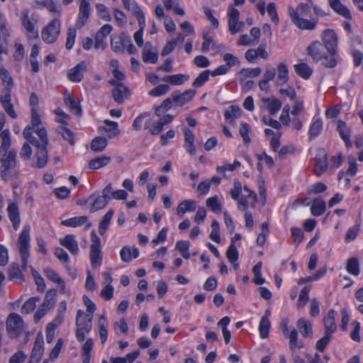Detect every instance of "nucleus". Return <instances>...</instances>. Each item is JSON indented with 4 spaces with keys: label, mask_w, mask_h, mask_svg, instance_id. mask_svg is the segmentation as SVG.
<instances>
[{
    "label": "nucleus",
    "mask_w": 363,
    "mask_h": 363,
    "mask_svg": "<svg viewBox=\"0 0 363 363\" xmlns=\"http://www.w3.org/2000/svg\"><path fill=\"white\" fill-rule=\"evenodd\" d=\"M322 44L324 45L330 53L337 55V36L335 30L325 29L321 34Z\"/></svg>",
    "instance_id": "nucleus-10"
},
{
    "label": "nucleus",
    "mask_w": 363,
    "mask_h": 363,
    "mask_svg": "<svg viewBox=\"0 0 363 363\" xmlns=\"http://www.w3.org/2000/svg\"><path fill=\"white\" fill-rule=\"evenodd\" d=\"M8 216L14 230H18L21 224V217L18 206L15 202H10L7 208Z\"/></svg>",
    "instance_id": "nucleus-16"
},
{
    "label": "nucleus",
    "mask_w": 363,
    "mask_h": 363,
    "mask_svg": "<svg viewBox=\"0 0 363 363\" xmlns=\"http://www.w3.org/2000/svg\"><path fill=\"white\" fill-rule=\"evenodd\" d=\"M92 199H94V200H93V202H92V204H91V206L90 208L91 213H94L97 211L103 209L108 203V202L107 201H106V199H104L103 197H101V196H98L96 197L94 194H91L89 197L88 200Z\"/></svg>",
    "instance_id": "nucleus-33"
},
{
    "label": "nucleus",
    "mask_w": 363,
    "mask_h": 363,
    "mask_svg": "<svg viewBox=\"0 0 363 363\" xmlns=\"http://www.w3.org/2000/svg\"><path fill=\"white\" fill-rule=\"evenodd\" d=\"M335 311L330 309L325 317L323 318L325 333L333 335L337 330V325L335 320Z\"/></svg>",
    "instance_id": "nucleus-19"
},
{
    "label": "nucleus",
    "mask_w": 363,
    "mask_h": 363,
    "mask_svg": "<svg viewBox=\"0 0 363 363\" xmlns=\"http://www.w3.org/2000/svg\"><path fill=\"white\" fill-rule=\"evenodd\" d=\"M174 106V100L172 99V96L164 99L162 103L155 107V113L157 116L160 117L167 111L170 110Z\"/></svg>",
    "instance_id": "nucleus-36"
},
{
    "label": "nucleus",
    "mask_w": 363,
    "mask_h": 363,
    "mask_svg": "<svg viewBox=\"0 0 363 363\" xmlns=\"http://www.w3.org/2000/svg\"><path fill=\"white\" fill-rule=\"evenodd\" d=\"M88 221V217L86 216L73 217L61 221V225L67 227L75 228L82 225Z\"/></svg>",
    "instance_id": "nucleus-35"
},
{
    "label": "nucleus",
    "mask_w": 363,
    "mask_h": 363,
    "mask_svg": "<svg viewBox=\"0 0 363 363\" xmlns=\"http://www.w3.org/2000/svg\"><path fill=\"white\" fill-rule=\"evenodd\" d=\"M196 209V202L194 200H184L177 208L178 215H183L187 211H194Z\"/></svg>",
    "instance_id": "nucleus-34"
},
{
    "label": "nucleus",
    "mask_w": 363,
    "mask_h": 363,
    "mask_svg": "<svg viewBox=\"0 0 363 363\" xmlns=\"http://www.w3.org/2000/svg\"><path fill=\"white\" fill-rule=\"evenodd\" d=\"M9 276L13 280L16 281H23L25 280L24 275L21 272L18 264L13 263L10 265Z\"/></svg>",
    "instance_id": "nucleus-48"
},
{
    "label": "nucleus",
    "mask_w": 363,
    "mask_h": 363,
    "mask_svg": "<svg viewBox=\"0 0 363 363\" xmlns=\"http://www.w3.org/2000/svg\"><path fill=\"white\" fill-rule=\"evenodd\" d=\"M151 47L150 43H147L142 52V58L145 62L155 64L158 60L157 52H152L149 48Z\"/></svg>",
    "instance_id": "nucleus-30"
},
{
    "label": "nucleus",
    "mask_w": 363,
    "mask_h": 363,
    "mask_svg": "<svg viewBox=\"0 0 363 363\" xmlns=\"http://www.w3.org/2000/svg\"><path fill=\"white\" fill-rule=\"evenodd\" d=\"M60 243L66 247L71 254L74 255L78 254L79 246L74 235H67L64 238L60 240Z\"/></svg>",
    "instance_id": "nucleus-21"
},
{
    "label": "nucleus",
    "mask_w": 363,
    "mask_h": 363,
    "mask_svg": "<svg viewBox=\"0 0 363 363\" xmlns=\"http://www.w3.org/2000/svg\"><path fill=\"white\" fill-rule=\"evenodd\" d=\"M111 160V158L108 156L99 157L92 159L89 162L90 169H98L106 166Z\"/></svg>",
    "instance_id": "nucleus-39"
},
{
    "label": "nucleus",
    "mask_w": 363,
    "mask_h": 363,
    "mask_svg": "<svg viewBox=\"0 0 363 363\" xmlns=\"http://www.w3.org/2000/svg\"><path fill=\"white\" fill-rule=\"evenodd\" d=\"M264 104H267V109L271 115L275 114L281 107V102L280 100L273 98L262 99Z\"/></svg>",
    "instance_id": "nucleus-50"
},
{
    "label": "nucleus",
    "mask_w": 363,
    "mask_h": 363,
    "mask_svg": "<svg viewBox=\"0 0 363 363\" xmlns=\"http://www.w3.org/2000/svg\"><path fill=\"white\" fill-rule=\"evenodd\" d=\"M91 244L90 245V261L93 267H97L102 263V255L101 251V239L94 230L91 233Z\"/></svg>",
    "instance_id": "nucleus-7"
},
{
    "label": "nucleus",
    "mask_w": 363,
    "mask_h": 363,
    "mask_svg": "<svg viewBox=\"0 0 363 363\" xmlns=\"http://www.w3.org/2000/svg\"><path fill=\"white\" fill-rule=\"evenodd\" d=\"M12 88H4L0 95V103L7 115L13 119H16L18 115L11 103Z\"/></svg>",
    "instance_id": "nucleus-9"
},
{
    "label": "nucleus",
    "mask_w": 363,
    "mask_h": 363,
    "mask_svg": "<svg viewBox=\"0 0 363 363\" xmlns=\"http://www.w3.org/2000/svg\"><path fill=\"white\" fill-rule=\"evenodd\" d=\"M331 338L332 335L324 333L323 337L317 341L315 344V349L318 352H323L330 342Z\"/></svg>",
    "instance_id": "nucleus-64"
},
{
    "label": "nucleus",
    "mask_w": 363,
    "mask_h": 363,
    "mask_svg": "<svg viewBox=\"0 0 363 363\" xmlns=\"http://www.w3.org/2000/svg\"><path fill=\"white\" fill-rule=\"evenodd\" d=\"M331 9L346 19H352V14L349 9L343 5L340 0H328Z\"/></svg>",
    "instance_id": "nucleus-23"
},
{
    "label": "nucleus",
    "mask_w": 363,
    "mask_h": 363,
    "mask_svg": "<svg viewBox=\"0 0 363 363\" xmlns=\"http://www.w3.org/2000/svg\"><path fill=\"white\" fill-rule=\"evenodd\" d=\"M210 70L206 69L199 74L192 83V86L196 88L202 86L209 79Z\"/></svg>",
    "instance_id": "nucleus-60"
},
{
    "label": "nucleus",
    "mask_w": 363,
    "mask_h": 363,
    "mask_svg": "<svg viewBox=\"0 0 363 363\" xmlns=\"http://www.w3.org/2000/svg\"><path fill=\"white\" fill-rule=\"evenodd\" d=\"M126 43H130V38L123 33L122 37L114 38L111 40V49L116 52H123Z\"/></svg>",
    "instance_id": "nucleus-26"
},
{
    "label": "nucleus",
    "mask_w": 363,
    "mask_h": 363,
    "mask_svg": "<svg viewBox=\"0 0 363 363\" xmlns=\"http://www.w3.org/2000/svg\"><path fill=\"white\" fill-rule=\"evenodd\" d=\"M169 90V86L167 84H160L151 89L149 94L154 97H158L166 94Z\"/></svg>",
    "instance_id": "nucleus-63"
},
{
    "label": "nucleus",
    "mask_w": 363,
    "mask_h": 363,
    "mask_svg": "<svg viewBox=\"0 0 363 363\" xmlns=\"http://www.w3.org/2000/svg\"><path fill=\"white\" fill-rule=\"evenodd\" d=\"M270 327L271 324L269 318L267 316H263L259 325V334L262 338H266L268 337Z\"/></svg>",
    "instance_id": "nucleus-54"
},
{
    "label": "nucleus",
    "mask_w": 363,
    "mask_h": 363,
    "mask_svg": "<svg viewBox=\"0 0 363 363\" xmlns=\"http://www.w3.org/2000/svg\"><path fill=\"white\" fill-rule=\"evenodd\" d=\"M90 4L86 0H82L79 5L78 19L76 23L77 28H82L88 21L90 16Z\"/></svg>",
    "instance_id": "nucleus-14"
},
{
    "label": "nucleus",
    "mask_w": 363,
    "mask_h": 363,
    "mask_svg": "<svg viewBox=\"0 0 363 363\" xmlns=\"http://www.w3.org/2000/svg\"><path fill=\"white\" fill-rule=\"evenodd\" d=\"M307 54L314 62H320L327 68H333L337 64L336 56L330 53L318 40L313 41L306 48Z\"/></svg>",
    "instance_id": "nucleus-3"
},
{
    "label": "nucleus",
    "mask_w": 363,
    "mask_h": 363,
    "mask_svg": "<svg viewBox=\"0 0 363 363\" xmlns=\"http://www.w3.org/2000/svg\"><path fill=\"white\" fill-rule=\"evenodd\" d=\"M129 89L124 84H119L112 90V96L114 101L121 104L124 101V98L129 95Z\"/></svg>",
    "instance_id": "nucleus-24"
},
{
    "label": "nucleus",
    "mask_w": 363,
    "mask_h": 363,
    "mask_svg": "<svg viewBox=\"0 0 363 363\" xmlns=\"http://www.w3.org/2000/svg\"><path fill=\"white\" fill-rule=\"evenodd\" d=\"M132 14L137 18L140 29L138 30H141L143 33L144 29L145 28V15L141 10V9L138 6V4H135L133 6Z\"/></svg>",
    "instance_id": "nucleus-44"
},
{
    "label": "nucleus",
    "mask_w": 363,
    "mask_h": 363,
    "mask_svg": "<svg viewBox=\"0 0 363 363\" xmlns=\"http://www.w3.org/2000/svg\"><path fill=\"white\" fill-rule=\"evenodd\" d=\"M294 69L296 74L304 79H308L313 72L312 69L304 62L294 65Z\"/></svg>",
    "instance_id": "nucleus-42"
},
{
    "label": "nucleus",
    "mask_w": 363,
    "mask_h": 363,
    "mask_svg": "<svg viewBox=\"0 0 363 363\" xmlns=\"http://www.w3.org/2000/svg\"><path fill=\"white\" fill-rule=\"evenodd\" d=\"M106 317L104 315H101L99 319V337L101 341V343L104 344L108 337V330L106 327Z\"/></svg>",
    "instance_id": "nucleus-59"
},
{
    "label": "nucleus",
    "mask_w": 363,
    "mask_h": 363,
    "mask_svg": "<svg viewBox=\"0 0 363 363\" xmlns=\"http://www.w3.org/2000/svg\"><path fill=\"white\" fill-rule=\"evenodd\" d=\"M114 211L113 209H110L103 217L102 220L99 223V232L101 235H104L108 228L110 222L113 216Z\"/></svg>",
    "instance_id": "nucleus-43"
},
{
    "label": "nucleus",
    "mask_w": 363,
    "mask_h": 363,
    "mask_svg": "<svg viewBox=\"0 0 363 363\" xmlns=\"http://www.w3.org/2000/svg\"><path fill=\"white\" fill-rule=\"evenodd\" d=\"M104 123L106 125V127L99 126L98 128L100 133H106L109 138H114L120 134L117 122L105 120Z\"/></svg>",
    "instance_id": "nucleus-18"
},
{
    "label": "nucleus",
    "mask_w": 363,
    "mask_h": 363,
    "mask_svg": "<svg viewBox=\"0 0 363 363\" xmlns=\"http://www.w3.org/2000/svg\"><path fill=\"white\" fill-rule=\"evenodd\" d=\"M30 242V226L26 225L23 228L19 238V252L21 257L22 264L21 267L23 270H26L28 259L29 257V245Z\"/></svg>",
    "instance_id": "nucleus-6"
},
{
    "label": "nucleus",
    "mask_w": 363,
    "mask_h": 363,
    "mask_svg": "<svg viewBox=\"0 0 363 363\" xmlns=\"http://www.w3.org/2000/svg\"><path fill=\"white\" fill-rule=\"evenodd\" d=\"M48 145H42V147L37 150L36 157H37V167L43 168L48 163V152L47 150Z\"/></svg>",
    "instance_id": "nucleus-32"
},
{
    "label": "nucleus",
    "mask_w": 363,
    "mask_h": 363,
    "mask_svg": "<svg viewBox=\"0 0 363 363\" xmlns=\"http://www.w3.org/2000/svg\"><path fill=\"white\" fill-rule=\"evenodd\" d=\"M311 290V286H304L300 292L299 297L297 301V306L303 308L306 306L309 300L308 294Z\"/></svg>",
    "instance_id": "nucleus-58"
},
{
    "label": "nucleus",
    "mask_w": 363,
    "mask_h": 363,
    "mask_svg": "<svg viewBox=\"0 0 363 363\" xmlns=\"http://www.w3.org/2000/svg\"><path fill=\"white\" fill-rule=\"evenodd\" d=\"M164 7L167 10L173 9L174 12L179 16H183L185 12L182 8L179 6V3L176 0H162Z\"/></svg>",
    "instance_id": "nucleus-53"
},
{
    "label": "nucleus",
    "mask_w": 363,
    "mask_h": 363,
    "mask_svg": "<svg viewBox=\"0 0 363 363\" xmlns=\"http://www.w3.org/2000/svg\"><path fill=\"white\" fill-rule=\"evenodd\" d=\"M94 346V340L91 338H88L82 347V362L90 363L91 361V352Z\"/></svg>",
    "instance_id": "nucleus-40"
},
{
    "label": "nucleus",
    "mask_w": 363,
    "mask_h": 363,
    "mask_svg": "<svg viewBox=\"0 0 363 363\" xmlns=\"http://www.w3.org/2000/svg\"><path fill=\"white\" fill-rule=\"evenodd\" d=\"M60 33V23L58 19L52 20L42 30L41 35L43 41L48 44L54 43Z\"/></svg>",
    "instance_id": "nucleus-8"
},
{
    "label": "nucleus",
    "mask_w": 363,
    "mask_h": 363,
    "mask_svg": "<svg viewBox=\"0 0 363 363\" xmlns=\"http://www.w3.org/2000/svg\"><path fill=\"white\" fill-rule=\"evenodd\" d=\"M44 352V340L43 336L41 333H38L34 345L32 350L31 355L30 357V362H38Z\"/></svg>",
    "instance_id": "nucleus-13"
},
{
    "label": "nucleus",
    "mask_w": 363,
    "mask_h": 363,
    "mask_svg": "<svg viewBox=\"0 0 363 363\" xmlns=\"http://www.w3.org/2000/svg\"><path fill=\"white\" fill-rule=\"evenodd\" d=\"M346 270L354 276H358L360 274V267L357 258L352 257L347 260Z\"/></svg>",
    "instance_id": "nucleus-47"
},
{
    "label": "nucleus",
    "mask_w": 363,
    "mask_h": 363,
    "mask_svg": "<svg viewBox=\"0 0 363 363\" xmlns=\"http://www.w3.org/2000/svg\"><path fill=\"white\" fill-rule=\"evenodd\" d=\"M206 206L216 213H219L222 211V205L218 201V196H212L206 200Z\"/></svg>",
    "instance_id": "nucleus-55"
},
{
    "label": "nucleus",
    "mask_w": 363,
    "mask_h": 363,
    "mask_svg": "<svg viewBox=\"0 0 363 363\" xmlns=\"http://www.w3.org/2000/svg\"><path fill=\"white\" fill-rule=\"evenodd\" d=\"M325 211V202L320 198L315 199L311 207L312 215L319 216L322 215Z\"/></svg>",
    "instance_id": "nucleus-38"
},
{
    "label": "nucleus",
    "mask_w": 363,
    "mask_h": 363,
    "mask_svg": "<svg viewBox=\"0 0 363 363\" xmlns=\"http://www.w3.org/2000/svg\"><path fill=\"white\" fill-rule=\"evenodd\" d=\"M250 130V127L247 123H242L240 124L239 133L242 138L243 142L245 145H248L251 142V139L249 136Z\"/></svg>",
    "instance_id": "nucleus-62"
},
{
    "label": "nucleus",
    "mask_w": 363,
    "mask_h": 363,
    "mask_svg": "<svg viewBox=\"0 0 363 363\" xmlns=\"http://www.w3.org/2000/svg\"><path fill=\"white\" fill-rule=\"evenodd\" d=\"M57 132L60 134L65 140H67L70 145H74V133L69 128L60 125L57 128Z\"/></svg>",
    "instance_id": "nucleus-51"
},
{
    "label": "nucleus",
    "mask_w": 363,
    "mask_h": 363,
    "mask_svg": "<svg viewBox=\"0 0 363 363\" xmlns=\"http://www.w3.org/2000/svg\"><path fill=\"white\" fill-rule=\"evenodd\" d=\"M296 326L303 337H308L312 336L313 329L309 320L300 318L297 321Z\"/></svg>",
    "instance_id": "nucleus-27"
},
{
    "label": "nucleus",
    "mask_w": 363,
    "mask_h": 363,
    "mask_svg": "<svg viewBox=\"0 0 363 363\" xmlns=\"http://www.w3.org/2000/svg\"><path fill=\"white\" fill-rule=\"evenodd\" d=\"M87 70V65L86 62L82 61L74 67L69 69L67 77L72 82H79L84 77V73Z\"/></svg>",
    "instance_id": "nucleus-15"
},
{
    "label": "nucleus",
    "mask_w": 363,
    "mask_h": 363,
    "mask_svg": "<svg viewBox=\"0 0 363 363\" xmlns=\"http://www.w3.org/2000/svg\"><path fill=\"white\" fill-rule=\"evenodd\" d=\"M1 78L4 84V88H13V81L7 69L4 67L1 69Z\"/></svg>",
    "instance_id": "nucleus-61"
},
{
    "label": "nucleus",
    "mask_w": 363,
    "mask_h": 363,
    "mask_svg": "<svg viewBox=\"0 0 363 363\" xmlns=\"http://www.w3.org/2000/svg\"><path fill=\"white\" fill-rule=\"evenodd\" d=\"M262 72L259 67L256 68H242L238 73L241 77V81H244L247 77H255L259 76Z\"/></svg>",
    "instance_id": "nucleus-52"
},
{
    "label": "nucleus",
    "mask_w": 363,
    "mask_h": 363,
    "mask_svg": "<svg viewBox=\"0 0 363 363\" xmlns=\"http://www.w3.org/2000/svg\"><path fill=\"white\" fill-rule=\"evenodd\" d=\"M278 84H284L289 80V69L284 62H279L277 65Z\"/></svg>",
    "instance_id": "nucleus-41"
},
{
    "label": "nucleus",
    "mask_w": 363,
    "mask_h": 363,
    "mask_svg": "<svg viewBox=\"0 0 363 363\" xmlns=\"http://www.w3.org/2000/svg\"><path fill=\"white\" fill-rule=\"evenodd\" d=\"M9 33L4 23L0 22V55L7 53L8 38Z\"/></svg>",
    "instance_id": "nucleus-28"
},
{
    "label": "nucleus",
    "mask_w": 363,
    "mask_h": 363,
    "mask_svg": "<svg viewBox=\"0 0 363 363\" xmlns=\"http://www.w3.org/2000/svg\"><path fill=\"white\" fill-rule=\"evenodd\" d=\"M6 332L10 338H17L24 332V323L20 315L12 313L6 319Z\"/></svg>",
    "instance_id": "nucleus-5"
},
{
    "label": "nucleus",
    "mask_w": 363,
    "mask_h": 363,
    "mask_svg": "<svg viewBox=\"0 0 363 363\" xmlns=\"http://www.w3.org/2000/svg\"><path fill=\"white\" fill-rule=\"evenodd\" d=\"M174 116L171 114H166L155 123L152 128H150V133L152 135H159L163 130L164 125L169 124L174 120Z\"/></svg>",
    "instance_id": "nucleus-20"
},
{
    "label": "nucleus",
    "mask_w": 363,
    "mask_h": 363,
    "mask_svg": "<svg viewBox=\"0 0 363 363\" xmlns=\"http://www.w3.org/2000/svg\"><path fill=\"white\" fill-rule=\"evenodd\" d=\"M1 143L0 146V175L5 182L9 176L18 178V172L16 170L17 166V152L11 148V135L8 129L0 133Z\"/></svg>",
    "instance_id": "nucleus-1"
},
{
    "label": "nucleus",
    "mask_w": 363,
    "mask_h": 363,
    "mask_svg": "<svg viewBox=\"0 0 363 363\" xmlns=\"http://www.w3.org/2000/svg\"><path fill=\"white\" fill-rule=\"evenodd\" d=\"M328 165L327 154L323 148H319L315 156L314 173L318 177L321 176L326 172Z\"/></svg>",
    "instance_id": "nucleus-12"
},
{
    "label": "nucleus",
    "mask_w": 363,
    "mask_h": 363,
    "mask_svg": "<svg viewBox=\"0 0 363 363\" xmlns=\"http://www.w3.org/2000/svg\"><path fill=\"white\" fill-rule=\"evenodd\" d=\"M337 123V130L338 131L342 140L350 138L351 130L347 125L346 123L341 120H338Z\"/></svg>",
    "instance_id": "nucleus-57"
},
{
    "label": "nucleus",
    "mask_w": 363,
    "mask_h": 363,
    "mask_svg": "<svg viewBox=\"0 0 363 363\" xmlns=\"http://www.w3.org/2000/svg\"><path fill=\"white\" fill-rule=\"evenodd\" d=\"M120 256L123 262H130L133 258L135 259L139 256V250L138 248H133L131 251L130 247L125 246L121 249Z\"/></svg>",
    "instance_id": "nucleus-29"
},
{
    "label": "nucleus",
    "mask_w": 363,
    "mask_h": 363,
    "mask_svg": "<svg viewBox=\"0 0 363 363\" xmlns=\"http://www.w3.org/2000/svg\"><path fill=\"white\" fill-rule=\"evenodd\" d=\"M313 6V1L307 0L306 3L299 4L296 9L292 7H289V16L293 23L298 28L306 30H313L315 28L318 21V18L308 20L301 17V16H307Z\"/></svg>",
    "instance_id": "nucleus-2"
},
{
    "label": "nucleus",
    "mask_w": 363,
    "mask_h": 363,
    "mask_svg": "<svg viewBox=\"0 0 363 363\" xmlns=\"http://www.w3.org/2000/svg\"><path fill=\"white\" fill-rule=\"evenodd\" d=\"M40 298L39 296L31 297L27 300L21 308V313L23 314H29L33 312L35 307L36 303L39 302Z\"/></svg>",
    "instance_id": "nucleus-49"
},
{
    "label": "nucleus",
    "mask_w": 363,
    "mask_h": 363,
    "mask_svg": "<svg viewBox=\"0 0 363 363\" xmlns=\"http://www.w3.org/2000/svg\"><path fill=\"white\" fill-rule=\"evenodd\" d=\"M323 128V123L320 119H317L315 121L310 127L309 129V135H310V140H312L315 138H316L320 133L321 132Z\"/></svg>",
    "instance_id": "nucleus-56"
},
{
    "label": "nucleus",
    "mask_w": 363,
    "mask_h": 363,
    "mask_svg": "<svg viewBox=\"0 0 363 363\" xmlns=\"http://www.w3.org/2000/svg\"><path fill=\"white\" fill-rule=\"evenodd\" d=\"M241 116V109L239 106L232 105L229 107V109L225 110L224 113V117L225 120L228 121L230 123H232L235 118H239Z\"/></svg>",
    "instance_id": "nucleus-46"
},
{
    "label": "nucleus",
    "mask_w": 363,
    "mask_h": 363,
    "mask_svg": "<svg viewBox=\"0 0 363 363\" xmlns=\"http://www.w3.org/2000/svg\"><path fill=\"white\" fill-rule=\"evenodd\" d=\"M44 273L48 279L59 285L60 287V292L64 294L66 287L65 283L64 280L59 277L58 274L50 267H46L44 269Z\"/></svg>",
    "instance_id": "nucleus-25"
},
{
    "label": "nucleus",
    "mask_w": 363,
    "mask_h": 363,
    "mask_svg": "<svg viewBox=\"0 0 363 363\" xmlns=\"http://www.w3.org/2000/svg\"><path fill=\"white\" fill-rule=\"evenodd\" d=\"M189 78L187 74H177L173 75L166 76L162 78V81L168 82L172 85L179 86L183 84Z\"/></svg>",
    "instance_id": "nucleus-31"
},
{
    "label": "nucleus",
    "mask_w": 363,
    "mask_h": 363,
    "mask_svg": "<svg viewBox=\"0 0 363 363\" xmlns=\"http://www.w3.org/2000/svg\"><path fill=\"white\" fill-rule=\"evenodd\" d=\"M64 101L65 105L69 107L70 111L77 116H81L82 115V109L74 97L68 96L65 98Z\"/></svg>",
    "instance_id": "nucleus-37"
},
{
    "label": "nucleus",
    "mask_w": 363,
    "mask_h": 363,
    "mask_svg": "<svg viewBox=\"0 0 363 363\" xmlns=\"http://www.w3.org/2000/svg\"><path fill=\"white\" fill-rule=\"evenodd\" d=\"M108 140L106 138L98 136L94 138L91 143V150L94 152H101L107 146Z\"/></svg>",
    "instance_id": "nucleus-45"
},
{
    "label": "nucleus",
    "mask_w": 363,
    "mask_h": 363,
    "mask_svg": "<svg viewBox=\"0 0 363 363\" xmlns=\"http://www.w3.org/2000/svg\"><path fill=\"white\" fill-rule=\"evenodd\" d=\"M92 315L85 314L82 310L77 311L76 337L79 342H83L85 339V335L91 331L92 328Z\"/></svg>",
    "instance_id": "nucleus-4"
},
{
    "label": "nucleus",
    "mask_w": 363,
    "mask_h": 363,
    "mask_svg": "<svg viewBox=\"0 0 363 363\" xmlns=\"http://www.w3.org/2000/svg\"><path fill=\"white\" fill-rule=\"evenodd\" d=\"M196 93V91L194 89H188L182 93L176 90L171 94V96L172 99L174 100V106L181 107L191 101Z\"/></svg>",
    "instance_id": "nucleus-11"
},
{
    "label": "nucleus",
    "mask_w": 363,
    "mask_h": 363,
    "mask_svg": "<svg viewBox=\"0 0 363 363\" xmlns=\"http://www.w3.org/2000/svg\"><path fill=\"white\" fill-rule=\"evenodd\" d=\"M22 24L28 32V37L29 38L35 39L38 38V31L35 29L34 24L29 19L28 12L27 11H24L23 12Z\"/></svg>",
    "instance_id": "nucleus-22"
},
{
    "label": "nucleus",
    "mask_w": 363,
    "mask_h": 363,
    "mask_svg": "<svg viewBox=\"0 0 363 363\" xmlns=\"http://www.w3.org/2000/svg\"><path fill=\"white\" fill-rule=\"evenodd\" d=\"M283 333L285 335H287L289 339V348L291 351L295 350L297 347L299 349L303 347L302 342H298V332L296 329H293L290 333L289 332L287 327V322L283 324Z\"/></svg>",
    "instance_id": "nucleus-17"
}]
</instances>
